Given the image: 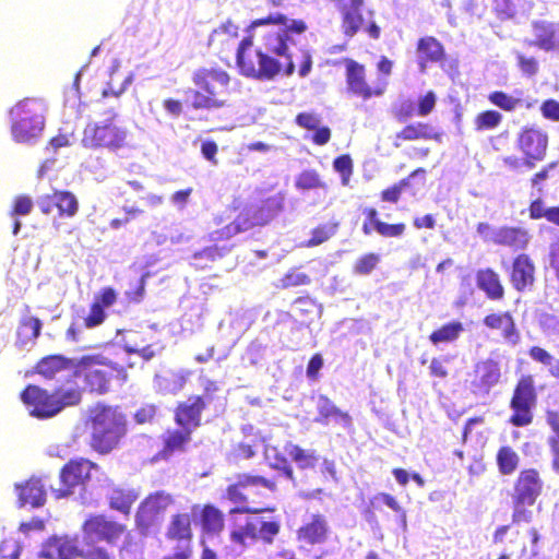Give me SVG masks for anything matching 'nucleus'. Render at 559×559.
<instances>
[{"instance_id":"obj_12","label":"nucleus","mask_w":559,"mask_h":559,"mask_svg":"<svg viewBox=\"0 0 559 559\" xmlns=\"http://www.w3.org/2000/svg\"><path fill=\"white\" fill-rule=\"evenodd\" d=\"M173 497L165 491L150 495L140 506L136 513V523L140 527L147 528L155 524L173 504Z\"/></svg>"},{"instance_id":"obj_7","label":"nucleus","mask_w":559,"mask_h":559,"mask_svg":"<svg viewBox=\"0 0 559 559\" xmlns=\"http://www.w3.org/2000/svg\"><path fill=\"white\" fill-rule=\"evenodd\" d=\"M128 131L112 120L88 123L82 138V144L87 148L105 147L118 150L126 144Z\"/></svg>"},{"instance_id":"obj_27","label":"nucleus","mask_w":559,"mask_h":559,"mask_svg":"<svg viewBox=\"0 0 559 559\" xmlns=\"http://www.w3.org/2000/svg\"><path fill=\"white\" fill-rule=\"evenodd\" d=\"M78 357L67 358L61 355H52L43 358L37 365V372L46 378H52L58 372L68 370L75 373Z\"/></svg>"},{"instance_id":"obj_61","label":"nucleus","mask_w":559,"mask_h":559,"mask_svg":"<svg viewBox=\"0 0 559 559\" xmlns=\"http://www.w3.org/2000/svg\"><path fill=\"white\" fill-rule=\"evenodd\" d=\"M33 207V201L28 197H19L15 199L12 215H27Z\"/></svg>"},{"instance_id":"obj_42","label":"nucleus","mask_w":559,"mask_h":559,"mask_svg":"<svg viewBox=\"0 0 559 559\" xmlns=\"http://www.w3.org/2000/svg\"><path fill=\"white\" fill-rule=\"evenodd\" d=\"M264 456L272 468L283 471L288 479L294 480L293 469L277 448L265 445Z\"/></svg>"},{"instance_id":"obj_40","label":"nucleus","mask_w":559,"mask_h":559,"mask_svg":"<svg viewBox=\"0 0 559 559\" xmlns=\"http://www.w3.org/2000/svg\"><path fill=\"white\" fill-rule=\"evenodd\" d=\"M255 523L258 526V540L261 539L267 545L273 544L281 530L280 522L266 520L264 516H255Z\"/></svg>"},{"instance_id":"obj_25","label":"nucleus","mask_w":559,"mask_h":559,"mask_svg":"<svg viewBox=\"0 0 559 559\" xmlns=\"http://www.w3.org/2000/svg\"><path fill=\"white\" fill-rule=\"evenodd\" d=\"M328 524L322 515H312L311 521L302 525L297 536L308 545L321 544L326 539Z\"/></svg>"},{"instance_id":"obj_5","label":"nucleus","mask_w":559,"mask_h":559,"mask_svg":"<svg viewBox=\"0 0 559 559\" xmlns=\"http://www.w3.org/2000/svg\"><path fill=\"white\" fill-rule=\"evenodd\" d=\"M282 209V199L272 197L247 205L235 222L224 229L222 237L229 238L257 225L269 223Z\"/></svg>"},{"instance_id":"obj_38","label":"nucleus","mask_w":559,"mask_h":559,"mask_svg":"<svg viewBox=\"0 0 559 559\" xmlns=\"http://www.w3.org/2000/svg\"><path fill=\"white\" fill-rule=\"evenodd\" d=\"M463 331L464 328L461 322H450L432 332L429 336V340L433 345L439 343H451L456 341Z\"/></svg>"},{"instance_id":"obj_30","label":"nucleus","mask_w":559,"mask_h":559,"mask_svg":"<svg viewBox=\"0 0 559 559\" xmlns=\"http://www.w3.org/2000/svg\"><path fill=\"white\" fill-rule=\"evenodd\" d=\"M478 287L490 299H501L504 294L499 275L491 269L479 270L476 275Z\"/></svg>"},{"instance_id":"obj_11","label":"nucleus","mask_w":559,"mask_h":559,"mask_svg":"<svg viewBox=\"0 0 559 559\" xmlns=\"http://www.w3.org/2000/svg\"><path fill=\"white\" fill-rule=\"evenodd\" d=\"M98 471V466L88 460L80 459L70 461L60 473L62 487L55 490L57 498L72 493V488L92 478V472Z\"/></svg>"},{"instance_id":"obj_46","label":"nucleus","mask_w":559,"mask_h":559,"mask_svg":"<svg viewBox=\"0 0 559 559\" xmlns=\"http://www.w3.org/2000/svg\"><path fill=\"white\" fill-rule=\"evenodd\" d=\"M119 68H120V61L115 59L112 62V66L110 68V81L108 82L107 88H105L103 91L104 97H107L109 95H112L116 97L120 96L121 94H123L127 91L129 85H131V83L133 82V73H129L128 76L123 80V82L119 85V87H116L114 85V74L118 71Z\"/></svg>"},{"instance_id":"obj_62","label":"nucleus","mask_w":559,"mask_h":559,"mask_svg":"<svg viewBox=\"0 0 559 559\" xmlns=\"http://www.w3.org/2000/svg\"><path fill=\"white\" fill-rule=\"evenodd\" d=\"M542 112L545 118L559 121V102L548 99L542 105Z\"/></svg>"},{"instance_id":"obj_22","label":"nucleus","mask_w":559,"mask_h":559,"mask_svg":"<svg viewBox=\"0 0 559 559\" xmlns=\"http://www.w3.org/2000/svg\"><path fill=\"white\" fill-rule=\"evenodd\" d=\"M489 102L504 111H514L519 108L531 109L534 107L536 100L524 97L521 90H514L512 94H507L501 91H496L489 94Z\"/></svg>"},{"instance_id":"obj_34","label":"nucleus","mask_w":559,"mask_h":559,"mask_svg":"<svg viewBox=\"0 0 559 559\" xmlns=\"http://www.w3.org/2000/svg\"><path fill=\"white\" fill-rule=\"evenodd\" d=\"M285 452L301 469L313 468L319 461V456L313 450H304L294 443L285 445Z\"/></svg>"},{"instance_id":"obj_56","label":"nucleus","mask_w":559,"mask_h":559,"mask_svg":"<svg viewBox=\"0 0 559 559\" xmlns=\"http://www.w3.org/2000/svg\"><path fill=\"white\" fill-rule=\"evenodd\" d=\"M381 236L384 237H399L405 230L404 224H386L383 222H377V227L374 228Z\"/></svg>"},{"instance_id":"obj_64","label":"nucleus","mask_w":559,"mask_h":559,"mask_svg":"<svg viewBox=\"0 0 559 559\" xmlns=\"http://www.w3.org/2000/svg\"><path fill=\"white\" fill-rule=\"evenodd\" d=\"M414 110L415 107L412 100H403L400 104L399 108L396 109L395 117L397 118L399 121L403 122L414 115Z\"/></svg>"},{"instance_id":"obj_32","label":"nucleus","mask_w":559,"mask_h":559,"mask_svg":"<svg viewBox=\"0 0 559 559\" xmlns=\"http://www.w3.org/2000/svg\"><path fill=\"white\" fill-rule=\"evenodd\" d=\"M187 102L194 109H218L226 105V99L214 97L210 94L204 93L200 88H189L186 92Z\"/></svg>"},{"instance_id":"obj_14","label":"nucleus","mask_w":559,"mask_h":559,"mask_svg":"<svg viewBox=\"0 0 559 559\" xmlns=\"http://www.w3.org/2000/svg\"><path fill=\"white\" fill-rule=\"evenodd\" d=\"M192 81L204 93L222 98L227 92L229 75L221 69L202 68L193 73Z\"/></svg>"},{"instance_id":"obj_47","label":"nucleus","mask_w":559,"mask_h":559,"mask_svg":"<svg viewBox=\"0 0 559 559\" xmlns=\"http://www.w3.org/2000/svg\"><path fill=\"white\" fill-rule=\"evenodd\" d=\"M501 121L502 115L499 111L487 110L480 112L475 119L476 130L484 131L495 129L501 123Z\"/></svg>"},{"instance_id":"obj_48","label":"nucleus","mask_w":559,"mask_h":559,"mask_svg":"<svg viewBox=\"0 0 559 559\" xmlns=\"http://www.w3.org/2000/svg\"><path fill=\"white\" fill-rule=\"evenodd\" d=\"M380 262V255L376 253H368L362 257H360L355 265H354V272L359 275H368L370 274L378 263Z\"/></svg>"},{"instance_id":"obj_49","label":"nucleus","mask_w":559,"mask_h":559,"mask_svg":"<svg viewBox=\"0 0 559 559\" xmlns=\"http://www.w3.org/2000/svg\"><path fill=\"white\" fill-rule=\"evenodd\" d=\"M79 557L82 559H111L109 552L97 544L85 545L82 543Z\"/></svg>"},{"instance_id":"obj_29","label":"nucleus","mask_w":559,"mask_h":559,"mask_svg":"<svg viewBox=\"0 0 559 559\" xmlns=\"http://www.w3.org/2000/svg\"><path fill=\"white\" fill-rule=\"evenodd\" d=\"M475 373L480 390L486 393L499 382L501 376L499 364L492 359L478 362Z\"/></svg>"},{"instance_id":"obj_18","label":"nucleus","mask_w":559,"mask_h":559,"mask_svg":"<svg viewBox=\"0 0 559 559\" xmlns=\"http://www.w3.org/2000/svg\"><path fill=\"white\" fill-rule=\"evenodd\" d=\"M15 491L21 507L39 508L46 502V478L33 476L25 484H15Z\"/></svg>"},{"instance_id":"obj_3","label":"nucleus","mask_w":559,"mask_h":559,"mask_svg":"<svg viewBox=\"0 0 559 559\" xmlns=\"http://www.w3.org/2000/svg\"><path fill=\"white\" fill-rule=\"evenodd\" d=\"M22 400L32 416L49 418L67 406L76 405L81 401V391L76 385L70 384L48 394L39 386L28 385L22 393Z\"/></svg>"},{"instance_id":"obj_28","label":"nucleus","mask_w":559,"mask_h":559,"mask_svg":"<svg viewBox=\"0 0 559 559\" xmlns=\"http://www.w3.org/2000/svg\"><path fill=\"white\" fill-rule=\"evenodd\" d=\"M484 324L490 329L501 330L508 343L515 345L519 342L520 335L509 312L489 314L484 319Z\"/></svg>"},{"instance_id":"obj_53","label":"nucleus","mask_w":559,"mask_h":559,"mask_svg":"<svg viewBox=\"0 0 559 559\" xmlns=\"http://www.w3.org/2000/svg\"><path fill=\"white\" fill-rule=\"evenodd\" d=\"M518 66L523 74L532 76L537 73L538 71V62L533 57H525L521 52H515Z\"/></svg>"},{"instance_id":"obj_59","label":"nucleus","mask_w":559,"mask_h":559,"mask_svg":"<svg viewBox=\"0 0 559 559\" xmlns=\"http://www.w3.org/2000/svg\"><path fill=\"white\" fill-rule=\"evenodd\" d=\"M309 276L298 271H293L288 273L283 280V284L285 287L306 285L309 284Z\"/></svg>"},{"instance_id":"obj_36","label":"nucleus","mask_w":559,"mask_h":559,"mask_svg":"<svg viewBox=\"0 0 559 559\" xmlns=\"http://www.w3.org/2000/svg\"><path fill=\"white\" fill-rule=\"evenodd\" d=\"M190 428H182L181 430L168 431L165 437V447L163 450L164 456H169L175 452L183 450L185 445L190 441Z\"/></svg>"},{"instance_id":"obj_23","label":"nucleus","mask_w":559,"mask_h":559,"mask_svg":"<svg viewBox=\"0 0 559 559\" xmlns=\"http://www.w3.org/2000/svg\"><path fill=\"white\" fill-rule=\"evenodd\" d=\"M265 487L271 490L274 489L275 485L271 480L261 476L240 475L236 484L230 485L227 488V497L234 503H242L246 501L245 490L250 487Z\"/></svg>"},{"instance_id":"obj_58","label":"nucleus","mask_w":559,"mask_h":559,"mask_svg":"<svg viewBox=\"0 0 559 559\" xmlns=\"http://www.w3.org/2000/svg\"><path fill=\"white\" fill-rule=\"evenodd\" d=\"M21 547L15 540H5L0 547L2 559H19Z\"/></svg>"},{"instance_id":"obj_10","label":"nucleus","mask_w":559,"mask_h":559,"mask_svg":"<svg viewBox=\"0 0 559 559\" xmlns=\"http://www.w3.org/2000/svg\"><path fill=\"white\" fill-rule=\"evenodd\" d=\"M123 531V525L108 521L103 515L91 516L82 525V543L85 545L98 544L100 542L115 544Z\"/></svg>"},{"instance_id":"obj_15","label":"nucleus","mask_w":559,"mask_h":559,"mask_svg":"<svg viewBox=\"0 0 559 559\" xmlns=\"http://www.w3.org/2000/svg\"><path fill=\"white\" fill-rule=\"evenodd\" d=\"M518 147L525 155L543 160L548 146V135L536 127L524 128L518 136Z\"/></svg>"},{"instance_id":"obj_35","label":"nucleus","mask_w":559,"mask_h":559,"mask_svg":"<svg viewBox=\"0 0 559 559\" xmlns=\"http://www.w3.org/2000/svg\"><path fill=\"white\" fill-rule=\"evenodd\" d=\"M238 36V26L230 21L215 28L209 38L211 46L217 45L222 48H228L230 43Z\"/></svg>"},{"instance_id":"obj_52","label":"nucleus","mask_w":559,"mask_h":559,"mask_svg":"<svg viewBox=\"0 0 559 559\" xmlns=\"http://www.w3.org/2000/svg\"><path fill=\"white\" fill-rule=\"evenodd\" d=\"M333 165L335 170L342 175L343 185H347L353 170V163L350 157L348 155H342L335 158Z\"/></svg>"},{"instance_id":"obj_26","label":"nucleus","mask_w":559,"mask_h":559,"mask_svg":"<svg viewBox=\"0 0 559 559\" xmlns=\"http://www.w3.org/2000/svg\"><path fill=\"white\" fill-rule=\"evenodd\" d=\"M442 45L433 37H424L417 45V63L420 72H425L428 62H438L443 57Z\"/></svg>"},{"instance_id":"obj_33","label":"nucleus","mask_w":559,"mask_h":559,"mask_svg":"<svg viewBox=\"0 0 559 559\" xmlns=\"http://www.w3.org/2000/svg\"><path fill=\"white\" fill-rule=\"evenodd\" d=\"M138 497V492L133 489L115 487L109 492V503L112 509L128 514Z\"/></svg>"},{"instance_id":"obj_54","label":"nucleus","mask_w":559,"mask_h":559,"mask_svg":"<svg viewBox=\"0 0 559 559\" xmlns=\"http://www.w3.org/2000/svg\"><path fill=\"white\" fill-rule=\"evenodd\" d=\"M41 323L38 319L29 318L19 330V336H25L28 340L36 338L40 333Z\"/></svg>"},{"instance_id":"obj_21","label":"nucleus","mask_w":559,"mask_h":559,"mask_svg":"<svg viewBox=\"0 0 559 559\" xmlns=\"http://www.w3.org/2000/svg\"><path fill=\"white\" fill-rule=\"evenodd\" d=\"M535 266L526 254L518 255L512 264L511 283L513 287L522 292L534 283Z\"/></svg>"},{"instance_id":"obj_50","label":"nucleus","mask_w":559,"mask_h":559,"mask_svg":"<svg viewBox=\"0 0 559 559\" xmlns=\"http://www.w3.org/2000/svg\"><path fill=\"white\" fill-rule=\"evenodd\" d=\"M297 187L300 189H316L324 187L319 175L313 170H307L300 174L297 179Z\"/></svg>"},{"instance_id":"obj_20","label":"nucleus","mask_w":559,"mask_h":559,"mask_svg":"<svg viewBox=\"0 0 559 559\" xmlns=\"http://www.w3.org/2000/svg\"><path fill=\"white\" fill-rule=\"evenodd\" d=\"M533 39H526L528 46L538 47L545 51L559 49V32L554 23L536 21L532 24Z\"/></svg>"},{"instance_id":"obj_41","label":"nucleus","mask_w":559,"mask_h":559,"mask_svg":"<svg viewBox=\"0 0 559 559\" xmlns=\"http://www.w3.org/2000/svg\"><path fill=\"white\" fill-rule=\"evenodd\" d=\"M56 207L60 215L72 217L79 210L76 197L69 191H55Z\"/></svg>"},{"instance_id":"obj_16","label":"nucleus","mask_w":559,"mask_h":559,"mask_svg":"<svg viewBox=\"0 0 559 559\" xmlns=\"http://www.w3.org/2000/svg\"><path fill=\"white\" fill-rule=\"evenodd\" d=\"M543 481L535 469H526L520 473L516 485L514 499L527 506L534 504L540 495Z\"/></svg>"},{"instance_id":"obj_1","label":"nucleus","mask_w":559,"mask_h":559,"mask_svg":"<svg viewBox=\"0 0 559 559\" xmlns=\"http://www.w3.org/2000/svg\"><path fill=\"white\" fill-rule=\"evenodd\" d=\"M305 31L302 21L290 20L280 13L254 20L248 27V37L237 48L241 73L258 80H272L283 69L287 75L293 74V49L297 37Z\"/></svg>"},{"instance_id":"obj_13","label":"nucleus","mask_w":559,"mask_h":559,"mask_svg":"<svg viewBox=\"0 0 559 559\" xmlns=\"http://www.w3.org/2000/svg\"><path fill=\"white\" fill-rule=\"evenodd\" d=\"M346 82L348 91L364 99H369L373 95L381 96L388 85L386 80L379 79L377 86L372 90L366 82L365 68L356 61H349L347 64Z\"/></svg>"},{"instance_id":"obj_4","label":"nucleus","mask_w":559,"mask_h":559,"mask_svg":"<svg viewBox=\"0 0 559 559\" xmlns=\"http://www.w3.org/2000/svg\"><path fill=\"white\" fill-rule=\"evenodd\" d=\"M92 444L100 453L111 451L124 433V418L116 407L97 404L91 409Z\"/></svg>"},{"instance_id":"obj_39","label":"nucleus","mask_w":559,"mask_h":559,"mask_svg":"<svg viewBox=\"0 0 559 559\" xmlns=\"http://www.w3.org/2000/svg\"><path fill=\"white\" fill-rule=\"evenodd\" d=\"M140 334L138 332L130 331L124 338V349L128 353L139 354L145 360H150L155 356V350L152 345H144V342H139Z\"/></svg>"},{"instance_id":"obj_2","label":"nucleus","mask_w":559,"mask_h":559,"mask_svg":"<svg viewBox=\"0 0 559 559\" xmlns=\"http://www.w3.org/2000/svg\"><path fill=\"white\" fill-rule=\"evenodd\" d=\"M47 105L41 98H24L10 110L11 136L14 142L36 144L46 124Z\"/></svg>"},{"instance_id":"obj_37","label":"nucleus","mask_w":559,"mask_h":559,"mask_svg":"<svg viewBox=\"0 0 559 559\" xmlns=\"http://www.w3.org/2000/svg\"><path fill=\"white\" fill-rule=\"evenodd\" d=\"M168 536L188 543L191 538L190 515L187 513L175 515L168 528Z\"/></svg>"},{"instance_id":"obj_17","label":"nucleus","mask_w":559,"mask_h":559,"mask_svg":"<svg viewBox=\"0 0 559 559\" xmlns=\"http://www.w3.org/2000/svg\"><path fill=\"white\" fill-rule=\"evenodd\" d=\"M316 408L318 416L314 418V423L326 426L333 421L344 429H349L353 425L349 414L340 409L329 397L324 395L318 396Z\"/></svg>"},{"instance_id":"obj_45","label":"nucleus","mask_w":559,"mask_h":559,"mask_svg":"<svg viewBox=\"0 0 559 559\" xmlns=\"http://www.w3.org/2000/svg\"><path fill=\"white\" fill-rule=\"evenodd\" d=\"M497 462L500 472L504 475H509L518 467L519 455L510 447H503L497 454Z\"/></svg>"},{"instance_id":"obj_44","label":"nucleus","mask_w":559,"mask_h":559,"mask_svg":"<svg viewBox=\"0 0 559 559\" xmlns=\"http://www.w3.org/2000/svg\"><path fill=\"white\" fill-rule=\"evenodd\" d=\"M202 523L207 533H218L224 525L223 514L216 508L207 506L203 509Z\"/></svg>"},{"instance_id":"obj_55","label":"nucleus","mask_w":559,"mask_h":559,"mask_svg":"<svg viewBox=\"0 0 559 559\" xmlns=\"http://www.w3.org/2000/svg\"><path fill=\"white\" fill-rule=\"evenodd\" d=\"M296 123L308 130H316L321 123V118L317 114L301 112L296 117Z\"/></svg>"},{"instance_id":"obj_43","label":"nucleus","mask_w":559,"mask_h":559,"mask_svg":"<svg viewBox=\"0 0 559 559\" xmlns=\"http://www.w3.org/2000/svg\"><path fill=\"white\" fill-rule=\"evenodd\" d=\"M432 129L423 122L406 126L396 134L397 140L414 141L419 139H432Z\"/></svg>"},{"instance_id":"obj_19","label":"nucleus","mask_w":559,"mask_h":559,"mask_svg":"<svg viewBox=\"0 0 559 559\" xmlns=\"http://www.w3.org/2000/svg\"><path fill=\"white\" fill-rule=\"evenodd\" d=\"M80 547L76 538L70 536H55L41 549V557L46 559H75Z\"/></svg>"},{"instance_id":"obj_31","label":"nucleus","mask_w":559,"mask_h":559,"mask_svg":"<svg viewBox=\"0 0 559 559\" xmlns=\"http://www.w3.org/2000/svg\"><path fill=\"white\" fill-rule=\"evenodd\" d=\"M255 516L247 518L245 523L237 524L230 532V539L241 547L253 545L258 540Z\"/></svg>"},{"instance_id":"obj_63","label":"nucleus","mask_w":559,"mask_h":559,"mask_svg":"<svg viewBox=\"0 0 559 559\" xmlns=\"http://www.w3.org/2000/svg\"><path fill=\"white\" fill-rule=\"evenodd\" d=\"M530 357L545 366L552 364V359L555 358L547 350L538 346H534L530 349Z\"/></svg>"},{"instance_id":"obj_60","label":"nucleus","mask_w":559,"mask_h":559,"mask_svg":"<svg viewBox=\"0 0 559 559\" xmlns=\"http://www.w3.org/2000/svg\"><path fill=\"white\" fill-rule=\"evenodd\" d=\"M525 506H527V503H522L520 501H516V499H514V511H513V515H512V520L514 523L531 521L532 512L526 510Z\"/></svg>"},{"instance_id":"obj_24","label":"nucleus","mask_w":559,"mask_h":559,"mask_svg":"<svg viewBox=\"0 0 559 559\" xmlns=\"http://www.w3.org/2000/svg\"><path fill=\"white\" fill-rule=\"evenodd\" d=\"M204 408V402L200 396L188 399L186 403L179 406L176 413V421L182 428L191 430L200 425L201 412Z\"/></svg>"},{"instance_id":"obj_9","label":"nucleus","mask_w":559,"mask_h":559,"mask_svg":"<svg viewBox=\"0 0 559 559\" xmlns=\"http://www.w3.org/2000/svg\"><path fill=\"white\" fill-rule=\"evenodd\" d=\"M477 234L486 242L507 246L513 249H524L528 241V233L519 227H495L487 223L477 225Z\"/></svg>"},{"instance_id":"obj_6","label":"nucleus","mask_w":559,"mask_h":559,"mask_svg":"<svg viewBox=\"0 0 559 559\" xmlns=\"http://www.w3.org/2000/svg\"><path fill=\"white\" fill-rule=\"evenodd\" d=\"M118 366L103 355H85L78 359L75 376H84L86 385L91 391L105 393Z\"/></svg>"},{"instance_id":"obj_51","label":"nucleus","mask_w":559,"mask_h":559,"mask_svg":"<svg viewBox=\"0 0 559 559\" xmlns=\"http://www.w3.org/2000/svg\"><path fill=\"white\" fill-rule=\"evenodd\" d=\"M105 320V311L102 308V305L99 301H94V304L91 307L90 313L84 319V326L85 328H95L103 323Z\"/></svg>"},{"instance_id":"obj_8","label":"nucleus","mask_w":559,"mask_h":559,"mask_svg":"<svg viewBox=\"0 0 559 559\" xmlns=\"http://www.w3.org/2000/svg\"><path fill=\"white\" fill-rule=\"evenodd\" d=\"M536 403V392L532 376L522 377L514 390L510 407L513 415L510 418L512 425L524 427L532 423V408Z\"/></svg>"},{"instance_id":"obj_57","label":"nucleus","mask_w":559,"mask_h":559,"mask_svg":"<svg viewBox=\"0 0 559 559\" xmlns=\"http://www.w3.org/2000/svg\"><path fill=\"white\" fill-rule=\"evenodd\" d=\"M436 102L437 96L432 91L420 97L418 99V115L423 117L429 115L433 110Z\"/></svg>"}]
</instances>
